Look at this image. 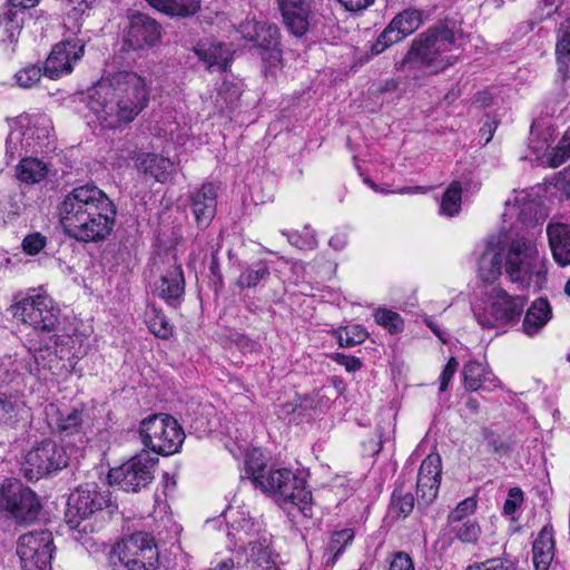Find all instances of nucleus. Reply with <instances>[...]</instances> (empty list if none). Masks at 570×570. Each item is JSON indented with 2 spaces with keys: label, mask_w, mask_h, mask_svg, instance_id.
Here are the masks:
<instances>
[{
  "label": "nucleus",
  "mask_w": 570,
  "mask_h": 570,
  "mask_svg": "<svg viewBox=\"0 0 570 570\" xmlns=\"http://www.w3.org/2000/svg\"><path fill=\"white\" fill-rule=\"evenodd\" d=\"M150 7L171 18H189L202 8V0H145Z\"/></svg>",
  "instance_id": "c9c22d12"
},
{
  "label": "nucleus",
  "mask_w": 570,
  "mask_h": 570,
  "mask_svg": "<svg viewBox=\"0 0 570 570\" xmlns=\"http://www.w3.org/2000/svg\"><path fill=\"white\" fill-rule=\"evenodd\" d=\"M308 8L304 2L289 3L283 8V19L288 31L295 37H302L308 29Z\"/></svg>",
  "instance_id": "4c0bfd02"
},
{
  "label": "nucleus",
  "mask_w": 570,
  "mask_h": 570,
  "mask_svg": "<svg viewBox=\"0 0 570 570\" xmlns=\"http://www.w3.org/2000/svg\"><path fill=\"white\" fill-rule=\"evenodd\" d=\"M28 415L18 391H0V429H16Z\"/></svg>",
  "instance_id": "4be33fe9"
},
{
  "label": "nucleus",
  "mask_w": 570,
  "mask_h": 570,
  "mask_svg": "<svg viewBox=\"0 0 570 570\" xmlns=\"http://www.w3.org/2000/svg\"><path fill=\"white\" fill-rule=\"evenodd\" d=\"M556 53L560 70L568 69L570 66V19H567L560 26Z\"/></svg>",
  "instance_id": "37998d69"
},
{
  "label": "nucleus",
  "mask_w": 570,
  "mask_h": 570,
  "mask_svg": "<svg viewBox=\"0 0 570 570\" xmlns=\"http://www.w3.org/2000/svg\"><path fill=\"white\" fill-rule=\"evenodd\" d=\"M495 303L502 328L519 321L524 306L522 296H511L503 288L495 287Z\"/></svg>",
  "instance_id": "473e14b6"
},
{
  "label": "nucleus",
  "mask_w": 570,
  "mask_h": 570,
  "mask_svg": "<svg viewBox=\"0 0 570 570\" xmlns=\"http://www.w3.org/2000/svg\"><path fill=\"white\" fill-rule=\"evenodd\" d=\"M333 360L345 367L348 372H355L361 368L362 362L360 358L355 356L345 355L343 353H336L333 356Z\"/></svg>",
  "instance_id": "680f3d73"
},
{
  "label": "nucleus",
  "mask_w": 570,
  "mask_h": 570,
  "mask_svg": "<svg viewBox=\"0 0 570 570\" xmlns=\"http://www.w3.org/2000/svg\"><path fill=\"white\" fill-rule=\"evenodd\" d=\"M46 245V238L39 234H30L22 242L23 250L29 255L38 254Z\"/></svg>",
  "instance_id": "4d7b16f0"
},
{
  "label": "nucleus",
  "mask_w": 570,
  "mask_h": 570,
  "mask_svg": "<svg viewBox=\"0 0 570 570\" xmlns=\"http://www.w3.org/2000/svg\"><path fill=\"white\" fill-rule=\"evenodd\" d=\"M120 563L147 561L148 566L159 563V551L154 538L147 532H136L124 538L114 549Z\"/></svg>",
  "instance_id": "dca6fc26"
},
{
  "label": "nucleus",
  "mask_w": 570,
  "mask_h": 570,
  "mask_svg": "<svg viewBox=\"0 0 570 570\" xmlns=\"http://www.w3.org/2000/svg\"><path fill=\"white\" fill-rule=\"evenodd\" d=\"M121 570H165L160 563H153V566H148L147 561H129V563H121Z\"/></svg>",
  "instance_id": "69168bd1"
},
{
  "label": "nucleus",
  "mask_w": 570,
  "mask_h": 570,
  "mask_svg": "<svg viewBox=\"0 0 570 570\" xmlns=\"http://www.w3.org/2000/svg\"><path fill=\"white\" fill-rule=\"evenodd\" d=\"M11 8L0 14V28H3L6 39L9 43L17 41L21 30V20L18 19V12L13 9H28L33 8L39 3V0H8Z\"/></svg>",
  "instance_id": "2f4dec72"
},
{
  "label": "nucleus",
  "mask_w": 570,
  "mask_h": 570,
  "mask_svg": "<svg viewBox=\"0 0 570 570\" xmlns=\"http://www.w3.org/2000/svg\"><path fill=\"white\" fill-rule=\"evenodd\" d=\"M483 436L488 441V445L493 452L499 454H505L509 452V444L503 442L494 432L490 431L489 429H483Z\"/></svg>",
  "instance_id": "13d9d810"
},
{
  "label": "nucleus",
  "mask_w": 570,
  "mask_h": 570,
  "mask_svg": "<svg viewBox=\"0 0 570 570\" xmlns=\"http://www.w3.org/2000/svg\"><path fill=\"white\" fill-rule=\"evenodd\" d=\"M139 434L146 448L161 455L178 452L185 440V432L177 420L166 413H157L144 419Z\"/></svg>",
  "instance_id": "6e6552de"
},
{
  "label": "nucleus",
  "mask_w": 570,
  "mask_h": 570,
  "mask_svg": "<svg viewBox=\"0 0 570 570\" xmlns=\"http://www.w3.org/2000/svg\"><path fill=\"white\" fill-rule=\"evenodd\" d=\"M0 510L18 524L33 523L40 513L41 503L37 494L18 479H6L0 487Z\"/></svg>",
  "instance_id": "1a4fd4ad"
},
{
  "label": "nucleus",
  "mask_w": 570,
  "mask_h": 570,
  "mask_svg": "<svg viewBox=\"0 0 570 570\" xmlns=\"http://www.w3.org/2000/svg\"><path fill=\"white\" fill-rule=\"evenodd\" d=\"M461 193L462 187L459 181L450 184L441 199L440 213L442 215L453 217L459 214L461 209Z\"/></svg>",
  "instance_id": "79ce46f5"
},
{
  "label": "nucleus",
  "mask_w": 570,
  "mask_h": 570,
  "mask_svg": "<svg viewBox=\"0 0 570 570\" xmlns=\"http://www.w3.org/2000/svg\"><path fill=\"white\" fill-rule=\"evenodd\" d=\"M83 51L85 43L78 38L58 42L45 62L43 75L50 79H57L70 73L73 65L83 56Z\"/></svg>",
  "instance_id": "2eb2a0df"
},
{
  "label": "nucleus",
  "mask_w": 570,
  "mask_h": 570,
  "mask_svg": "<svg viewBox=\"0 0 570 570\" xmlns=\"http://www.w3.org/2000/svg\"><path fill=\"white\" fill-rule=\"evenodd\" d=\"M66 7H71L75 14H82L90 9L89 0H65Z\"/></svg>",
  "instance_id": "774afa93"
},
{
  "label": "nucleus",
  "mask_w": 570,
  "mask_h": 570,
  "mask_svg": "<svg viewBox=\"0 0 570 570\" xmlns=\"http://www.w3.org/2000/svg\"><path fill=\"white\" fill-rule=\"evenodd\" d=\"M414 501L411 487H406L405 482L399 479L391 495L390 512L396 518L405 519L413 511Z\"/></svg>",
  "instance_id": "58836bf2"
},
{
  "label": "nucleus",
  "mask_w": 570,
  "mask_h": 570,
  "mask_svg": "<svg viewBox=\"0 0 570 570\" xmlns=\"http://www.w3.org/2000/svg\"><path fill=\"white\" fill-rule=\"evenodd\" d=\"M271 272L266 263L258 262L246 267L236 281V285L240 288L256 287L262 281L269 277Z\"/></svg>",
  "instance_id": "a19ab883"
},
{
  "label": "nucleus",
  "mask_w": 570,
  "mask_h": 570,
  "mask_svg": "<svg viewBox=\"0 0 570 570\" xmlns=\"http://www.w3.org/2000/svg\"><path fill=\"white\" fill-rule=\"evenodd\" d=\"M137 168L156 181L166 183L174 171V164L169 158L157 154H142L137 158Z\"/></svg>",
  "instance_id": "c756f323"
},
{
  "label": "nucleus",
  "mask_w": 570,
  "mask_h": 570,
  "mask_svg": "<svg viewBox=\"0 0 570 570\" xmlns=\"http://www.w3.org/2000/svg\"><path fill=\"white\" fill-rule=\"evenodd\" d=\"M476 509V500L474 498H466L461 501L454 510L448 515L450 525L461 522L464 518L472 514Z\"/></svg>",
  "instance_id": "8fccbe9b"
},
{
  "label": "nucleus",
  "mask_w": 570,
  "mask_h": 570,
  "mask_svg": "<svg viewBox=\"0 0 570 570\" xmlns=\"http://www.w3.org/2000/svg\"><path fill=\"white\" fill-rule=\"evenodd\" d=\"M375 322L387 328L390 333L396 334L403 331L404 322L400 314L386 308H379L374 314Z\"/></svg>",
  "instance_id": "de8ad7c7"
},
{
  "label": "nucleus",
  "mask_w": 570,
  "mask_h": 570,
  "mask_svg": "<svg viewBox=\"0 0 570 570\" xmlns=\"http://www.w3.org/2000/svg\"><path fill=\"white\" fill-rule=\"evenodd\" d=\"M547 235L554 261L560 266L570 265V225L563 223L549 224Z\"/></svg>",
  "instance_id": "a878e982"
},
{
  "label": "nucleus",
  "mask_w": 570,
  "mask_h": 570,
  "mask_svg": "<svg viewBox=\"0 0 570 570\" xmlns=\"http://www.w3.org/2000/svg\"><path fill=\"white\" fill-rule=\"evenodd\" d=\"M423 23L422 11L409 8L397 13L371 47L372 55H380L394 43L416 31Z\"/></svg>",
  "instance_id": "4468645a"
},
{
  "label": "nucleus",
  "mask_w": 570,
  "mask_h": 570,
  "mask_svg": "<svg viewBox=\"0 0 570 570\" xmlns=\"http://www.w3.org/2000/svg\"><path fill=\"white\" fill-rule=\"evenodd\" d=\"M148 326L151 333L163 340H167L173 335V326L163 314L155 313V315L149 318Z\"/></svg>",
  "instance_id": "3c124183"
},
{
  "label": "nucleus",
  "mask_w": 570,
  "mask_h": 570,
  "mask_svg": "<svg viewBox=\"0 0 570 570\" xmlns=\"http://www.w3.org/2000/svg\"><path fill=\"white\" fill-rule=\"evenodd\" d=\"M63 232L78 242H100L114 229L117 209L95 185H82L68 193L58 207Z\"/></svg>",
  "instance_id": "f03ea898"
},
{
  "label": "nucleus",
  "mask_w": 570,
  "mask_h": 570,
  "mask_svg": "<svg viewBox=\"0 0 570 570\" xmlns=\"http://www.w3.org/2000/svg\"><path fill=\"white\" fill-rule=\"evenodd\" d=\"M441 483V459L426 456L419 469L416 481L417 509H426L438 497Z\"/></svg>",
  "instance_id": "6ab92c4d"
},
{
  "label": "nucleus",
  "mask_w": 570,
  "mask_h": 570,
  "mask_svg": "<svg viewBox=\"0 0 570 570\" xmlns=\"http://www.w3.org/2000/svg\"><path fill=\"white\" fill-rule=\"evenodd\" d=\"M149 89L145 78L121 70L101 78L88 89L86 105L108 128L131 122L147 106Z\"/></svg>",
  "instance_id": "f257e3e1"
},
{
  "label": "nucleus",
  "mask_w": 570,
  "mask_h": 570,
  "mask_svg": "<svg viewBox=\"0 0 570 570\" xmlns=\"http://www.w3.org/2000/svg\"><path fill=\"white\" fill-rule=\"evenodd\" d=\"M73 342L69 335L53 333L48 335V341L43 337L39 346H30L28 356L23 357L27 364H30V368H27L28 375L43 381L50 377H68L78 360L71 351L70 344Z\"/></svg>",
  "instance_id": "423d86ee"
},
{
  "label": "nucleus",
  "mask_w": 570,
  "mask_h": 570,
  "mask_svg": "<svg viewBox=\"0 0 570 570\" xmlns=\"http://www.w3.org/2000/svg\"><path fill=\"white\" fill-rule=\"evenodd\" d=\"M245 476L255 489L271 495L278 504H292L305 517L312 511V492L306 481L289 469H271L253 455L245 461Z\"/></svg>",
  "instance_id": "20e7f679"
},
{
  "label": "nucleus",
  "mask_w": 570,
  "mask_h": 570,
  "mask_svg": "<svg viewBox=\"0 0 570 570\" xmlns=\"http://www.w3.org/2000/svg\"><path fill=\"white\" fill-rule=\"evenodd\" d=\"M368 336L366 330L361 325H351L340 328L337 342L341 347H352L363 343Z\"/></svg>",
  "instance_id": "c03bdc74"
},
{
  "label": "nucleus",
  "mask_w": 570,
  "mask_h": 570,
  "mask_svg": "<svg viewBox=\"0 0 570 570\" xmlns=\"http://www.w3.org/2000/svg\"><path fill=\"white\" fill-rule=\"evenodd\" d=\"M485 570H511L513 562L504 558H492L484 561Z\"/></svg>",
  "instance_id": "e2e57ef3"
},
{
  "label": "nucleus",
  "mask_w": 570,
  "mask_h": 570,
  "mask_svg": "<svg viewBox=\"0 0 570 570\" xmlns=\"http://www.w3.org/2000/svg\"><path fill=\"white\" fill-rule=\"evenodd\" d=\"M485 368L478 361H469L463 367L464 386L469 391H476L481 387Z\"/></svg>",
  "instance_id": "49530a36"
},
{
  "label": "nucleus",
  "mask_w": 570,
  "mask_h": 570,
  "mask_svg": "<svg viewBox=\"0 0 570 570\" xmlns=\"http://www.w3.org/2000/svg\"><path fill=\"white\" fill-rule=\"evenodd\" d=\"M556 543L553 529L544 525L532 544V562L534 570H549L554 558Z\"/></svg>",
  "instance_id": "bb28decb"
},
{
  "label": "nucleus",
  "mask_w": 570,
  "mask_h": 570,
  "mask_svg": "<svg viewBox=\"0 0 570 570\" xmlns=\"http://www.w3.org/2000/svg\"><path fill=\"white\" fill-rule=\"evenodd\" d=\"M459 367V362L455 357H451L446 365L444 366L441 376H440V392H444L448 389V385L453 377L454 373Z\"/></svg>",
  "instance_id": "052dcab7"
},
{
  "label": "nucleus",
  "mask_w": 570,
  "mask_h": 570,
  "mask_svg": "<svg viewBox=\"0 0 570 570\" xmlns=\"http://www.w3.org/2000/svg\"><path fill=\"white\" fill-rule=\"evenodd\" d=\"M503 250L498 244L488 243L478 261V273L484 283H493L502 271Z\"/></svg>",
  "instance_id": "c85d7f7f"
},
{
  "label": "nucleus",
  "mask_w": 570,
  "mask_h": 570,
  "mask_svg": "<svg viewBox=\"0 0 570 570\" xmlns=\"http://www.w3.org/2000/svg\"><path fill=\"white\" fill-rule=\"evenodd\" d=\"M245 549L247 553V562L250 570L274 563L271 550V535L267 533L257 534L254 540H248Z\"/></svg>",
  "instance_id": "f704fd0d"
},
{
  "label": "nucleus",
  "mask_w": 570,
  "mask_h": 570,
  "mask_svg": "<svg viewBox=\"0 0 570 570\" xmlns=\"http://www.w3.org/2000/svg\"><path fill=\"white\" fill-rule=\"evenodd\" d=\"M69 456L65 448L53 440H42L26 454L22 470L32 481L62 470L68 465Z\"/></svg>",
  "instance_id": "9b49d317"
},
{
  "label": "nucleus",
  "mask_w": 570,
  "mask_h": 570,
  "mask_svg": "<svg viewBox=\"0 0 570 570\" xmlns=\"http://www.w3.org/2000/svg\"><path fill=\"white\" fill-rule=\"evenodd\" d=\"M220 519L226 523L227 537L235 547L244 548L248 540H252L254 522L244 511L228 507L218 519L208 520V522L220 523Z\"/></svg>",
  "instance_id": "412c9836"
},
{
  "label": "nucleus",
  "mask_w": 570,
  "mask_h": 570,
  "mask_svg": "<svg viewBox=\"0 0 570 570\" xmlns=\"http://www.w3.org/2000/svg\"><path fill=\"white\" fill-rule=\"evenodd\" d=\"M354 531L352 529H343L332 534L327 550L333 553L327 563L334 564L345 548L353 541Z\"/></svg>",
  "instance_id": "a18cd8bd"
},
{
  "label": "nucleus",
  "mask_w": 570,
  "mask_h": 570,
  "mask_svg": "<svg viewBox=\"0 0 570 570\" xmlns=\"http://www.w3.org/2000/svg\"><path fill=\"white\" fill-rule=\"evenodd\" d=\"M390 570H414V562L410 554L400 551L393 554L390 562Z\"/></svg>",
  "instance_id": "bf43d9fd"
},
{
  "label": "nucleus",
  "mask_w": 570,
  "mask_h": 570,
  "mask_svg": "<svg viewBox=\"0 0 570 570\" xmlns=\"http://www.w3.org/2000/svg\"><path fill=\"white\" fill-rule=\"evenodd\" d=\"M347 11L357 12L374 3V0H337Z\"/></svg>",
  "instance_id": "0e129e2a"
},
{
  "label": "nucleus",
  "mask_w": 570,
  "mask_h": 570,
  "mask_svg": "<svg viewBox=\"0 0 570 570\" xmlns=\"http://www.w3.org/2000/svg\"><path fill=\"white\" fill-rule=\"evenodd\" d=\"M460 38L445 23L432 26L412 41L406 55L395 67L407 75L420 68L441 72L459 60L462 51L458 43Z\"/></svg>",
  "instance_id": "7ed1b4c3"
},
{
  "label": "nucleus",
  "mask_w": 570,
  "mask_h": 570,
  "mask_svg": "<svg viewBox=\"0 0 570 570\" xmlns=\"http://www.w3.org/2000/svg\"><path fill=\"white\" fill-rule=\"evenodd\" d=\"M523 502V492L520 488H511L508 498L503 504V512L507 515H513Z\"/></svg>",
  "instance_id": "6e6d98bb"
},
{
  "label": "nucleus",
  "mask_w": 570,
  "mask_h": 570,
  "mask_svg": "<svg viewBox=\"0 0 570 570\" xmlns=\"http://www.w3.org/2000/svg\"><path fill=\"white\" fill-rule=\"evenodd\" d=\"M11 308L14 317L39 331L42 335L53 334L58 328L59 311L48 295H29L12 305Z\"/></svg>",
  "instance_id": "9d476101"
},
{
  "label": "nucleus",
  "mask_w": 570,
  "mask_h": 570,
  "mask_svg": "<svg viewBox=\"0 0 570 570\" xmlns=\"http://www.w3.org/2000/svg\"><path fill=\"white\" fill-rule=\"evenodd\" d=\"M217 195L218 186L214 183H205L188 195L190 210L200 230L206 229L216 215Z\"/></svg>",
  "instance_id": "aec40b11"
},
{
  "label": "nucleus",
  "mask_w": 570,
  "mask_h": 570,
  "mask_svg": "<svg viewBox=\"0 0 570 570\" xmlns=\"http://www.w3.org/2000/svg\"><path fill=\"white\" fill-rule=\"evenodd\" d=\"M42 75L43 68L38 65H28L16 73V80L20 87L31 88L40 81Z\"/></svg>",
  "instance_id": "09e8293b"
},
{
  "label": "nucleus",
  "mask_w": 570,
  "mask_h": 570,
  "mask_svg": "<svg viewBox=\"0 0 570 570\" xmlns=\"http://www.w3.org/2000/svg\"><path fill=\"white\" fill-rule=\"evenodd\" d=\"M324 389H321L317 392H313L311 394H306L299 399L298 407L306 411H323V409L326 406L325 395H322L321 392H323Z\"/></svg>",
  "instance_id": "5fc2aeb1"
},
{
  "label": "nucleus",
  "mask_w": 570,
  "mask_h": 570,
  "mask_svg": "<svg viewBox=\"0 0 570 570\" xmlns=\"http://www.w3.org/2000/svg\"><path fill=\"white\" fill-rule=\"evenodd\" d=\"M238 31L244 39L253 42L256 48L266 51L268 53V59H279V33L278 28L275 24L258 22L255 19H247L239 24Z\"/></svg>",
  "instance_id": "a211bd4d"
},
{
  "label": "nucleus",
  "mask_w": 570,
  "mask_h": 570,
  "mask_svg": "<svg viewBox=\"0 0 570 570\" xmlns=\"http://www.w3.org/2000/svg\"><path fill=\"white\" fill-rule=\"evenodd\" d=\"M53 551V537L48 530L22 534L17 544L23 570H51Z\"/></svg>",
  "instance_id": "ddd939ff"
},
{
  "label": "nucleus",
  "mask_w": 570,
  "mask_h": 570,
  "mask_svg": "<svg viewBox=\"0 0 570 570\" xmlns=\"http://www.w3.org/2000/svg\"><path fill=\"white\" fill-rule=\"evenodd\" d=\"M157 462V456L153 458L149 453L142 452L120 466L111 469L108 474L109 481L126 492H138L151 483Z\"/></svg>",
  "instance_id": "f8f14e48"
},
{
  "label": "nucleus",
  "mask_w": 570,
  "mask_h": 570,
  "mask_svg": "<svg viewBox=\"0 0 570 570\" xmlns=\"http://www.w3.org/2000/svg\"><path fill=\"white\" fill-rule=\"evenodd\" d=\"M118 511V504L111 498L108 488L100 489L97 484L79 487L69 494L65 519L73 531V539L88 548L92 539L88 537V529L92 527L86 520L95 514H107L110 518Z\"/></svg>",
  "instance_id": "39448f33"
},
{
  "label": "nucleus",
  "mask_w": 570,
  "mask_h": 570,
  "mask_svg": "<svg viewBox=\"0 0 570 570\" xmlns=\"http://www.w3.org/2000/svg\"><path fill=\"white\" fill-rule=\"evenodd\" d=\"M47 415L56 416L55 422L50 423L52 429L63 438L85 434V420L81 410L71 409L67 411L59 410L56 405L49 404L46 409Z\"/></svg>",
  "instance_id": "5701e85b"
},
{
  "label": "nucleus",
  "mask_w": 570,
  "mask_h": 570,
  "mask_svg": "<svg viewBox=\"0 0 570 570\" xmlns=\"http://www.w3.org/2000/svg\"><path fill=\"white\" fill-rule=\"evenodd\" d=\"M473 104L478 108H488L493 104V95L489 90L480 91L475 95Z\"/></svg>",
  "instance_id": "338daca9"
},
{
  "label": "nucleus",
  "mask_w": 570,
  "mask_h": 570,
  "mask_svg": "<svg viewBox=\"0 0 570 570\" xmlns=\"http://www.w3.org/2000/svg\"><path fill=\"white\" fill-rule=\"evenodd\" d=\"M161 26L154 18L137 12L129 18L124 42L134 50H144L156 46L161 37Z\"/></svg>",
  "instance_id": "f3484780"
},
{
  "label": "nucleus",
  "mask_w": 570,
  "mask_h": 570,
  "mask_svg": "<svg viewBox=\"0 0 570 570\" xmlns=\"http://www.w3.org/2000/svg\"><path fill=\"white\" fill-rule=\"evenodd\" d=\"M568 158H570V130H567L560 140L558 147L550 157V165L552 167L561 166Z\"/></svg>",
  "instance_id": "864d4df0"
},
{
  "label": "nucleus",
  "mask_w": 570,
  "mask_h": 570,
  "mask_svg": "<svg viewBox=\"0 0 570 570\" xmlns=\"http://www.w3.org/2000/svg\"><path fill=\"white\" fill-rule=\"evenodd\" d=\"M47 174V165L37 158H23L17 166V177L26 184L39 183Z\"/></svg>",
  "instance_id": "ea45409f"
},
{
  "label": "nucleus",
  "mask_w": 570,
  "mask_h": 570,
  "mask_svg": "<svg viewBox=\"0 0 570 570\" xmlns=\"http://www.w3.org/2000/svg\"><path fill=\"white\" fill-rule=\"evenodd\" d=\"M196 53L206 63L209 71H226L232 60L229 48L223 43H212L208 47L200 46L196 49Z\"/></svg>",
  "instance_id": "e433bc0d"
},
{
  "label": "nucleus",
  "mask_w": 570,
  "mask_h": 570,
  "mask_svg": "<svg viewBox=\"0 0 570 570\" xmlns=\"http://www.w3.org/2000/svg\"><path fill=\"white\" fill-rule=\"evenodd\" d=\"M157 295L171 306H177L185 292V278L179 265H173L159 281Z\"/></svg>",
  "instance_id": "393cba45"
},
{
  "label": "nucleus",
  "mask_w": 570,
  "mask_h": 570,
  "mask_svg": "<svg viewBox=\"0 0 570 570\" xmlns=\"http://www.w3.org/2000/svg\"><path fill=\"white\" fill-rule=\"evenodd\" d=\"M478 324L484 330L502 328V318L498 317L495 287L485 293V297L472 307Z\"/></svg>",
  "instance_id": "7c9ffc66"
},
{
  "label": "nucleus",
  "mask_w": 570,
  "mask_h": 570,
  "mask_svg": "<svg viewBox=\"0 0 570 570\" xmlns=\"http://www.w3.org/2000/svg\"><path fill=\"white\" fill-rule=\"evenodd\" d=\"M552 309L547 298H538L528 308L522 328L529 335H535L551 318Z\"/></svg>",
  "instance_id": "72a5a7b5"
},
{
  "label": "nucleus",
  "mask_w": 570,
  "mask_h": 570,
  "mask_svg": "<svg viewBox=\"0 0 570 570\" xmlns=\"http://www.w3.org/2000/svg\"><path fill=\"white\" fill-rule=\"evenodd\" d=\"M456 538L463 543H475L481 534L480 525L475 521H465L454 529Z\"/></svg>",
  "instance_id": "603ef678"
},
{
  "label": "nucleus",
  "mask_w": 570,
  "mask_h": 570,
  "mask_svg": "<svg viewBox=\"0 0 570 570\" xmlns=\"http://www.w3.org/2000/svg\"><path fill=\"white\" fill-rule=\"evenodd\" d=\"M513 209L517 212L518 219L528 227L542 224L547 217L541 200L527 193L515 197Z\"/></svg>",
  "instance_id": "cd10ccee"
},
{
  "label": "nucleus",
  "mask_w": 570,
  "mask_h": 570,
  "mask_svg": "<svg viewBox=\"0 0 570 570\" xmlns=\"http://www.w3.org/2000/svg\"><path fill=\"white\" fill-rule=\"evenodd\" d=\"M504 266L510 279L522 288L540 291L547 283L546 259L539 254L537 245L525 237L510 242Z\"/></svg>",
  "instance_id": "0eeeda50"
},
{
  "label": "nucleus",
  "mask_w": 570,
  "mask_h": 570,
  "mask_svg": "<svg viewBox=\"0 0 570 570\" xmlns=\"http://www.w3.org/2000/svg\"><path fill=\"white\" fill-rule=\"evenodd\" d=\"M27 368H30V364L28 365L23 357L2 358L0 361V391H18L20 394L28 375Z\"/></svg>",
  "instance_id": "b1692460"
}]
</instances>
